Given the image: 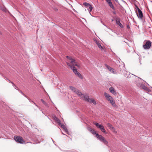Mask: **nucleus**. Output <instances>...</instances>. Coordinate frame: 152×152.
Instances as JSON below:
<instances>
[{
    "label": "nucleus",
    "mask_w": 152,
    "mask_h": 152,
    "mask_svg": "<svg viewBox=\"0 0 152 152\" xmlns=\"http://www.w3.org/2000/svg\"><path fill=\"white\" fill-rule=\"evenodd\" d=\"M88 7V9L89 10V12H91L92 11L93 9V7L90 4V5Z\"/></svg>",
    "instance_id": "393cba45"
},
{
    "label": "nucleus",
    "mask_w": 152,
    "mask_h": 152,
    "mask_svg": "<svg viewBox=\"0 0 152 152\" xmlns=\"http://www.w3.org/2000/svg\"><path fill=\"white\" fill-rule=\"evenodd\" d=\"M141 87L144 90H145V89H147V87L145 86L144 85H141Z\"/></svg>",
    "instance_id": "a878e982"
},
{
    "label": "nucleus",
    "mask_w": 152,
    "mask_h": 152,
    "mask_svg": "<svg viewBox=\"0 0 152 152\" xmlns=\"http://www.w3.org/2000/svg\"><path fill=\"white\" fill-rule=\"evenodd\" d=\"M115 1H118V0H115Z\"/></svg>",
    "instance_id": "79ce46f5"
},
{
    "label": "nucleus",
    "mask_w": 152,
    "mask_h": 152,
    "mask_svg": "<svg viewBox=\"0 0 152 152\" xmlns=\"http://www.w3.org/2000/svg\"><path fill=\"white\" fill-rule=\"evenodd\" d=\"M69 87L71 90L75 92V94L77 95H83L81 92H80L78 90H76L75 87L72 86H70Z\"/></svg>",
    "instance_id": "7ed1b4c3"
},
{
    "label": "nucleus",
    "mask_w": 152,
    "mask_h": 152,
    "mask_svg": "<svg viewBox=\"0 0 152 152\" xmlns=\"http://www.w3.org/2000/svg\"><path fill=\"white\" fill-rule=\"evenodd\" d=\"M14 86H16L14 84L12 85Z\"/></svg>",
    "instance_id": "e433bc0d"
},
{
    "label": "nucleus",
    "mask_w": 152,
    "mask_h": 152,
    "mask_svg": "<svg viewBox=\"0 0 152 152\" xmlns=\"http://www.w3.org/2000/svg\"><path fill=\"white\" fill-rule=\"evenodd\" d=\"M0 9L4 12H7V10L6 8L4 7H0Z\"/></svg>",
    "instance_id": "412c9836"
},
{
    "label": "nucleus",
    "mask_w": 152,
    "mask_h": 152,
    "mask_svg": "<svg viewBox=\"0 0 152 152\" xmlns=\"http://www.w3.org/2000/svg\"><path fill=\"white\" fill-rule=\"evenodd\" d=\"M14 139L18 143L24 144L25 143V140L20 136H15L14 137Z\"/></svg>",
    "instance_id": "f03ea898"
},
{
    "label": "nucleus",
    "mask_w": 152,
    "mask_h": 152,
    "mask_svg": "<svg viewBox=\"0 0 152 152\" xmlns=\"http://www.w3.org/2000/svg\"><path fill=\"white\" fill-rule=\"evenodd\" d=\"M96 136L97 138L101 141L104 138L102 136L99 135L98 134H96Z\"/></svg>",
    "instance_id": "f8f14e48"
},
{
    "label": "nucleus",
    "mask_w": 152,
    "mask_h": 152,
    "mask_svg": "<svg viewBox=\"0 0 152 152\" xmlns=\"http://www.w3.org/2000/svg\"><path fill=\"white\" fill-rule=\"evenodd\" d=\"M151 42L149 40L146 42L145 44L143 45V47L145 49H149L151 47Z\"/></svg>",
    "instance_id": "20e7f679"
},
{
    "label": "nucleus",
    "mask_w": 152,
    "mask_h": 152,
    "mask_svg": "<svg viewBox=\"0 0 152 152\" xmlns=\"http://www.w3.org/2000/svg\"><path fill=\"white\" fill-rule=\"evenodd\" d=\"M54 119L56 121V122L57 123H58L59 125L61 123L60 120L58 118H57L56 117Z\"/></svg>",
    "instance_id": "f3484780"
},
{
    "label": "nucleus",
    "mask_w": 152,
    "mask_h": 152,
    "mask_svg": "<svg viewBox=\"0 0 152 152\" xmlns=\"http://www.w3.org/2000/svg\"><path fill=\"white\" fill-rule=\"evenodd\" d=\"M41 100L42 102L44 104H45V105H46V104L45 102V101L42 99H41Z\"/></svg>",
    "instance_id": "cd10ccee"
},
{
    "label": "nucleus",
    "mask_w": 152,
    "mask_h": 152,
    "mask_svg": "<svg viewBox=\"0 0 152 152\" xmlns=\"http://www.w3.org/2000/svg\"><path fill=\"white\" fill-rule=\"evenodd\" d=\"M66 58L69 60V62H66L67 65L73 70V72L77 76L81 79H83V77L81 74L79 73L77 70L75 66H77L78 68H80V65L76 62L75 59L72 57L67 56Z\"/></svg>",
    "instance_id": "f257e3e1"
},
{
    "label": "nucleus",
    "mask_w": 152,
    "mask_h": 152,
    "mask_svg": "<svg viewBox=\"0 0 152 152\" xmlns=\"http://www.w3.org/2000/svg\"><path fill=\"white\" fill-rule=\"evenodd\" d=\"M106 98L108 101L111 100L112 99H113L111 96H106Z\"/></svg>",
    "instance_id": "4468645a"
},
{
    "label": "nucleus",
    "mask_w": 152,
    "mask_h": 152,
    "mask_svg": "<svg viewBox=\"0 0 152 152\" xmlns=\"http://www.w3.org/2000/svg\"><path fill=\"white\" fill-rule=\"evenodd\" d=\"M53 10L54 11H55L56 12H57L58 11V9L56 8H53Z\"/></svg>",
    "instance_id": "7c9ffc66"
},
{
    "label": "nucleus",
    "mask_w": 152,
    "mask_h": 152,
    "mask_svg": "<svg viewBox=\"0 0 152 152\" xmlns=\"http://www.w3.org/2000/svg\"><path fill=\"white\" fill-rule=\"evenodd\" d=\"M11 83L12 84V85L14 84V83H13L12 82H11Z\"/></svg>",
    "instance_id": "f704fd0d"
},
{
    "label": "nucleus",
    "mask_w": 152,
    "mask_h": 152,
    "mask_svg": "<svg viewBox=\"0 0 152 152\" xmlns=\"http://www.w3.org/2000/svg\"><path fill=\"white\" fill-rule=\"evenodd\" d=\"M112 21H113V19H112Z\"/></svg>",
    "instance_id": "a19ab883"
},
{
    "label": "nucleus",
    "mask_w": 152,
    "mask_h": 152,
    "mask_svg": "<svg viewBox=\"0 0 152 152\" xmlns=\"http://www.w3.org/2000/svg\"><path fill=\"white\" fill-rule=\"evenodd\" d=\"M15 88H18L17 87V86H15Z\"/></svg>",
    "instance_id": "ea45409f"
},
{
    "label": "nucleus",
    "mask_w": 152,
    "mask_h": 152,
    "mask_svg": "<svg viewBox=\"0 0 152 152\" xmlns=\"http://www.w3.org/2000/svg\"><path fill=\"white\" fill-rule=\"evenodd\" d=\"M108 4L110 6V7L111 8H112V9H113V10H115V8L114 7V6L113 5V4L112 3V2H110V3H109Z\"/></svg>",
    "instance_id": "aec40b11"
},
{
    "label": "nucleus",
    "mask_w": 152,
    "mask_h": 152,
    "mask_svg": "<svg viewBox=\"0 0 152 152\" xmlns=\"http://www.w3.org/2000/svg\"><path fill=\"white\" fill-rule=\"evenodd\" d=\"M113 13L114 14H115V12H113Z\"/></svg>",
    "instance_id": "58836bf2"
},
{
    "label": "nucleus",
    "mask_w": 152,
    "mask_h": 152,
    "mask_svg": "<svg viewBox=\"0 0 152 152\" xmlns=\"http://www.w3.org/2000/svg\"><path fill=\"white\" fill-rule=\"evenodd\" d=\"M107 125L113 132L115 133H117V132L116 131L115 128L111 124L109 123H107Z\"/></svg>",
    "instance_id": "0eeeda50"
},
{
    "label": "nucleus",
    "mask_w": 152,
    "mask_h": 152,
    "mask_svg": "<svg viewBox=\"0 0 152 152\" xmlns=\"http://www.w3.org/2000/svg\"><path fill=\"white\" fill-rule=\"evenodd\" d=\"M135 7H136V11H138V9L140 10V8L137 6V5H135Z\"/></svg>",
    "instance_id": "c85d7f7f"
},
{
    "label": "nucleus",
    "mask_w": 152,
    "mask_h": 152,
    "mask_svg": "<svg viewBox=\"0 0 152 152\" xmlns=\"http://www.w3.org/2000/svg\"><path fill=\"white\" fill-rule=\"evenodd\" d=\"M147 91H148V92H151V90H150V89L148 88V89L147 90Z\"/></svg>",
    "instance_id": "2f4dec72"
},
{
    "label": "nucleus",
    "mask_w": 152,
    "mask_h": 152,
    "mask_svg": "<svg viewBox=\"0 0 152 152\" xmlns=\"http://www.w3.org/2000/svg\"><path fill=\"white\" fill-rule=\"evenodd\" d=\"M95 41L100 49L101 50L104 49V48L101 46L100 43L99 42V41L97 40H95Z\"/></svg>",
    "instance_id": "9b49d317"
},
{
    "label": "nucleus",
    "mask_w": 152,
    "mask_h": 152,
    "mask_svg": "<svg viewBox=\"0 0 152 152\" xmlns=\"http://www.w3.org/2000/svg\"><path fill=\"white\" fill-rule=\"evenodd\" d=\"M7 80L9 82H10L11 83V82L12 81H11L10 80H9V79H7Z\"/></svg>",
    "instance_id": "72a5a7b5"
},
{
    "label": "nucleus",
    "mask_w": 152,
    "mask_h": 152,
    "mask_svg": "<svg viewBox=\"0 0 152 152\" xmlns=\"http://www.w3.org/2000/svg\"><path fill=\"white\" fill-rule=\"evenodd\" d=\"M89 101H89V102H92V103H93L94 104H96V102L94 100V99H93L92 98H90Z\"/></svg>",
    "instance_id": "2eb2a0df"
},
{
    "label": "nucleus",
    "mask_w": 152,
    "mask_h": 152,
    "mask_svg": "<svg viewBox=\"0 0 152 152\" xmlns=\"http://www.w3.org/2000/svg\"><path fill=\"white\" fill-rule=\"evenodd\" d=\"M148 88L147 87V89H145V90H146V91H147V90H148Z\"/></svg>",
    "instance_id": "4c0bfd02"
},
{
    "label": "nucleus",
    "mask_w": 152,
    "mask_h": 152,
    "mask_svg": "<svg viewBox=\"0 0 152 152\" xmlns=\"http://www.w3.org/2000/svg\"><path fill=\"white\" fill-rule=\"evenodd\" d=\"M59 125L61 126V127L63 129H64L65 130H66V128L64 124L61 123L60 124H59Z\"/></svg>",
    "instance_id": "a211bd4d"
},
{
    "label": "nucleus",
    "mask_w": 152,
    "mask_h": 152,
    "mask_svg": "<svg viewBox=\"0 0 152 152\" xmlns=\"http://www.w3.org/2000/svg\"><path fill=\"white\" fill-rule=\"evenodd\" d=\"M127 28H130V27H129V25H127Z\"/></svg>",
    "instance_id": "473e14b6"
},
{
    "label": "nucleus",
    "mask_w": 152,
    "mask_h": 152,
    "mask_svg": "<svg viewBox=\"0 0 152 152\" xmlns=\"http://www.w3.org/2000/svg\"><path fill=\"white\" fill-rule=\"evenodd\" d=\"M105 65L110 72L113 73H114V69L113 68H112L111 67H110L107 64H105Z\"/></svg>",
    "instance_id": "1a4fd4ad"
},
{
    "label": "nucleus",
    "mask_w": 152,
    "mask_h": 152,
    "mask_svg": "<svg viewBox=\"0 0 152 152\" xmlns=\"http://www.w3.org/2000/svg\"><path fill=\"white\" fill-rule=\"evenodd\" d=\"M91 131L93 134H96V131L93 129H91Z\"/></svg>",
    "instance_id": "bb28decb"
},
{
    "label": "nucleus",
    "mask_w": 152,
    "mask_h": 152,
    "mask_svg": "<svg viewBox=\"0 0 152 152\" xmlns=\"http://www.w3.org/2000/svg\"><path fill=\"white\" fill-rule=\"evenodd\" d=\"M106 1L108 4L111 2V0H106Z\"/></svg>",
    "instance_id": "c756f323"
},
{
    "label": "nucleus",
    "mask_w": 152,
    "mask_h": 152,
    "mask_svg": "<svg viewBox=\"0 0 152 152\" xmlns=\"http://www.w3.org/2000/svg\"><path fill=\"white\" fill-rule=\"evenodd\" d=\"M104 95H107L106 93H104Z\"/></svg>",
    "instance_id": "c9c22d12"
},
{
    "label": "nucleus",
    "mask_w": 152,
    "mask_h": 152,
    "mask_svg": "<svg viewBox=\"0 0 152 152\" xmlns=\"http://www.w3.org/2000/svg\"><path fill=\"white\" fill-rule=\"evenodd\" d=\"M115 20L117 25H118L121 28H123L124 26L120 22V19L119 17H116L115 18Z\"/></svg>",
    "instance_id": "423d86ee"
},
{
    "label": "nucleus",
    "mask_w": 152,
    "mask_h": 152,
    "mask_svg": "<svg viewBox=\"0 0 152 152\" xmlns=\"http://www.w3.org/2000/svg\"><path fill=\"white\" fill-rule=\"evenodd\" d=\"M83 4L86 7H88L90 5V4L87 2H84L83 3Z\"/></svg>",
    "instance_id": "b1692460"
},
{
    "label": "nucleus",
    "mask_w": 152,
    "mask_h": 152,
    "mask_svg": "<svg viewBox=\"0 0 152 152\" xmlns=\"http://www.w3.org/2000/svg\"><path fill=\"white\" fill-rule=\"evenodd\" d=\"M93 124L96 125V126L99 128L101 126V125H99V124L97 123L94 122Z\"/></svg>",
    "instance_id": "4be33fe9"
},
{
    "label": "nucleus",
    "mask_w": 152,
    "mask_h": 152,
    "mask_svg": "<svg viewBox=\"0 0 152 152\" xmlns=\"http://www.w3.org/2000/svg\"><path fill=\"white\" fill-rule=\"evenodd\" d=\"M99 129H100L103 132L105 133L106 132L103 126L102 125L101 127H100Z\"/></svg>",
    "instance_id": "dca6fc26"
},
{
    "label": "nucleus",
    "mask_w": 152,
    "mask_h": 152,
    "mask_svg": "<svg viewBox=\"0 0 152 152\" xmlns=\"http://www.w3.org/2000/svg\"><path fill=\"white\" fill-rule=\"evenodd\" d=\"M83 4L86 7H88L90 5V4L87 2H84L83 3Z\"/></svg>",
    "instance_id": "5701e85b"
},
{
    "label": "nucleus",
    "mask_w": 152,
    "mask_h": 152,
    "mask_svg": "<svg viewBox=\"0 0 152 152\" xmlns=\"http://www.w3.org/2000/svg\"><path fill=\"white\" fill-rule=\"evenodd\" d=\"M136 13L138 18L140 19H142L143 17V14L140 10L138 9V10L136 11Z\"/></svg>",
    "instance_id": "39448f33"
},
{
    "label": "nucleus",
    "mask_w": 152,
    "mask_h": 152,
    "mask_svg": "<svg viewBox=\"0 0 152 152\" xmlns=\"http://www.w3.org/2000/svg\"><path fill=\"white\" fill-rule=\"evenodd\" d=\"M80 97L82 99L87 102L90 101V98H89L88 96H80Z\"/></svg>",
    "instance_id": "6e6552de"
},
{
    "label": "nucleus",
    "mask_w": 152,
    "mask_h": 152,
    "mask_svg": "<svg viewBox=\"0 0 152 152\" xmlns=\"http://www.w3.org/2000/svg\"><path fill=\"white\" fill-rule=\"evenodd\" d=\"M109 90L110 92L112 93L113 94H116L115 91L114 90V89L112 87H111L109 88Z\"/></svg>",
    "instance_id": "ddd939ff"
},
{
    "label": "nucleus",
    "mask_w": 152,
    "mask_h": 152,
    "mask_svg": "<svg viewBox=\"0 0 152 152\" xmlns=\"http://www.w3.org/2000/svg\"><path fill=\"white\" fill-rule=\"evenodd\" d=\"M109 102H110V104L113 107L115 108L117 107V106L116 104H115V101L113 99H112V100L110 101Z\"/></svg>",
    "instance_id": "9d476101"
},
{
    "label": "nucleus",
    "mask_w": 152,
    "mask_h": 152,
    "mask_svg": "<svg viewBox=\"0 0 152 152\" xmlns=\"http://www.w3.org/2000/svg\"><path fill=\"white\" fill-rule=\"evenodd\" d=\"M101 141L102 142L106 145H107L108 143V142L104 138Z\"/></svg>",
    "instance_id": "6ab92c4d"
}]
</instances>
